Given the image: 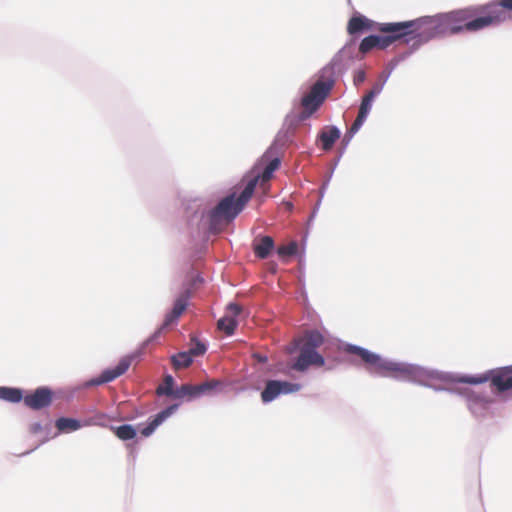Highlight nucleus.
Here are the masks:
<instances>
[{
	"label": "nucleus",
	"instance_id": "obj_1",
	"mask_svg": "<svg viewBox=\"0 0 512 512\" xmlns=\"http://www.w3.org/2000/svg\"><path fill=\"white\" fill-rule=\"evenodd\" d=\"M279 166V158L270 160L262 173L254 175L246 182L243 190L238 196H236V193H231L224 197L210 212L211 226L215 227L221 221L229 223L234 220L252 198L258 184L263 189L264 193H266L268 189L267 183Z\"/></svg>",
	"mask_w": 512,
	"mask_h": 512
},
{
	"label": "nucleus",
	"instance_id": "obj_2",
	"mask_svg": "<svg viewBox=\"0 0 512 512\" xmlns=\"http://www.w3.org/2000/svg\"><path fill=\"white\" fill-rule=\"evenodd\" d=\"M442 23L450 34L473 33L497 26L502 23L498 0L451 11L443 16Z\"/></svg>",
	"mask_w": 512,
	"mask_h": 512
},
{
	"label": "nucleus",
	"instance_id": "obj_3",
	"mask_svg": "<svg viewBox=\"0 0 512 512\" xmlns=\"http://www.w3.org/2000/svg\"><path fill=\"white\" fill-rule=\"evenodd\" d=\"M423 23L424 22L420 19L404 22L379 23L375 30L388 35H370L365 37L359 45V52L366 54L374 48L384 50L394 42L402 39L408 43L410 40L422 35Z\"/></svg>",
	"mask_w": 512,
	"mask_h": 512
},
{
	"label": "nucleus",
	"instance_id": "obj_4",
	"mask_svg": "<svg viewBox=\"0 0 512 512\" xmlns=\"http://www.w3.org/2000/svg\"><path fill=\"white\" fill-rule=\"evenodd\" d=\"M346 352L361 358L369 372L378 376L415 381L421 374V371L413 365L382 359L379 355L359 346L348 345Z\"/></svg>",
	"mask_w": 512,
	"mask_h": 512
},
{
	"label": "nucleus",
	"instance_id": "obj_5",
	"mask_svg": "<svg viewBox=\"0 0 512 512\" xmlns=\"http://www.w3.org/2000/svg\"><path fill=\"white\" fill-rule=\"evenodd\" d=\"M333 86L334 80L332 79H319L312 85L310 91L301 100V105L304 108L302 119L308 118L319 109Z\"/></svg>",
	"mask_w": 512,
	"mask_h": 512
},
{
	"label": "nucleus",
	"instance_id": "obj_6",
	"mask_svg": "<svg viewBox=\"0 0 512 512\" xmlns=\"http://www.w3.org/2000/svg\"><path fill=\"white\" fill-rule=\"evenodd\" d=\"M487 381L498 392H505L512 389V365L492 370L487 374L480 376H465L459 379V382L469 384H480Z\"/></svg>",
	"mask_w": 512,
	"mask_h": 512
},
{
	"label": "nucleus",
	"instance_id": "obj_7",
	"mask_svg": "<svg viewBox=\"0 0 512 512\" xmlns=\"http://www.w3.org/2000/svg\"><path fill=\"white\" fill-rule=\"evenodd\" d=\"M300 389L299 384L287 381L269 380L264 390L261 392V399L264 403H268L277 398L280 394H289Z\"/></svg>",
	"mask_w": 512,
	"mask_h": 512
},
{
	"label": "nucleus",
	"instance_id": "obj_8",
	"mask_svg": "<svg viewBox=\"0 0 512 512\" xmlns=\"http://www.w3.org/2000/svg\"><path fill=\"white\" fill-rule=\"evenodd\" d=\"M135 357L136 355H128L123 357L115 368L105 370L100 375V377L90 380L88 382V385H101L113 381L117 377L123 375L128 370Z\"/></svg>",
	"mask_w": 512,
	"mask_h": 512
},
{
	"label": "nucleus",
	"instance_id": "obj_9",
	"mask_svg": "<svg viewBox=\"0 0 512 512\" xmlns=\"http://www.w3.org/2000/svg\"><path fill=\"white\" fill-rule=\"evenodd\" d=\"M324 363V358L316 350L301 346L300 354L292 368L297 371H304L311 365L321 367Z\"/></svg>",
	"mask_w": 512,
	"mask_h": 512
},
{
	"label": "nucleus",
	"instance_id": "obj_10",
	"mask_svg": "<svg viewBox=\"0 0 512 512\" xmlns=\"http://www.w3.org/2000/svg\"><path fill=\"white\" fill-rule=\"evenodd\" d=\"M24 403L33 410L48 407L52 402V391L47 387L37 388L33 393L26 395Z\"/></svg>",
	"mask_w": 512,
	"mask_h": 512
},
{
	"label": "nucleus",
	"instance_id": "obj_11",
	"mask_svg": "<svg viewBox=\"0 0 512 512\" xmlns=\"http://www.w3.org/2000/svg\"><path fill=\"white\" fill-rule=\"evenodd\" d=\"M372 102V95L363 96L359 107L358 115L353 124L351 125L350 129L348 130L345 138H348V140H350L353 137V135L359 131V129L361 128L368 114L371 111Z\"/></svg>",
	"mask_w": 512,
	"mask_h": 512
},
{
	"label": "nucleus",
	"instance_id": "obj_12",
	"mask_svg": "<svg viewBox=\"0 0 512 512\" xmlns=\"http://www.w3.org/2000/svg\"><path fill=\"white\" fill-rule=\"evenodd\" d=\"M379 23H376L363 15H357L350 18L347 25V32L355 35L364 31L375 30Z\"/></svg>",
	"mask_w": 512,
	"mask_h": 512
},
{
	"label": "nucleus",
	"instance_id": "obj_13",
	"mask_svg": "<svg viewBox=\"0 0 512 512\" xmlns=\"http://www.w3.org/2000/svg\"><path fill=\"white\" fill-rule=\"evenodd\" d=\"M177 409V405H172L156 414L150 419L148 424L141 430L144 437H149L158 426H160Z\"/></svg>",
	"mask_w": 512,
	"mask_h": 512
},
{
	"label": "nucleus",
	"instance_id": "obj_14",
	"mask_svg": "<svg viewBox=\"0 0 512 512\" xmlns=\"http://www.w3.org/2000/svg\"><path fill=\"white\" fill-rule=\"evenodd\" d=\"M188 298L189 293L185 292L176 299L171 312L168 313L165 317L162 328L168 327L182 315V313L186 310Z\"/></svg>",
	"mask_w": 512,
	"mask_h": 512
},
{
	"label": "nucleus",
	"instance_id": "obj_15",
	"mask_svg": "<svg viewBox=\"0 0 512 512\" xmlns=\"http://www.w3.org/2000/svg\"><path fill=\"white\" fill-rule=\"evenodd\" d=\"M274 247V241L270 236H263L256 240L253 245L255 255L260 259H265L269 256Z\"/></svg>",
	"mask_w": 512,
	"mask_h": 512
},
{
	"label": "nucleus",
	"instance_id": "obj_16",
	"mask_svg": "<svg viewBox=\"0 0 512 512\" xmlns=\"http://www.w3.org/2000/svg\"><path fill=\"white\" fill-rule=\"evenodd\" d=\"M319 138L322 143V149L328 151L332 149L336 140L340 138V130L335 126L327 127L320 133Z\"/></svg>",
	"mask_w": 512,
	"mask_h": 512
},
{
	"label": "nucleus",
	"instance_id": "obj_17",
	"mask_svg": "<svg viewBox=\"0 0 512 512\" xmlns=\"http://www.w3.org/2000/svg\"><path fill=\"white\" fill-rule=\"evenodd\" d=\"M302 347H308L313 350H316L318 347H320L323 342V336L318 331H309L307 332L304 337L301 339Z\"/></svg>",
	"mask_w": 512,
	"mask_h": 512
},
{
	"label": "nucleus",
	"instance_id": "obj_18",
	"mask_svg": "<svg viewBox=\"0 0 512 512\" xmlns=\"http://www.w3.org/2000/svg\"><path fill=\"white\" fill-rule=\"evenodd\" d=\"M193 362V358L188 351L179 352L171 357V363L175 370L188 368Z\"/></svg>",
	"mask_w": 512,
	"mask_h": 512
},
{
	"label": "nucleus",
	"instance_id": "obj_19",
	"mask_svg": "<svg viewBox=\"0 0 512 512\" xmlns=\"http://www.w3.org/2000/svg\"><path fill=\"white\" fill-rule=\"evenodd\" d=\"M198 385L183 384L175 390L174 398H187L188 400L199 397Z\"/></svg>",
	"mask_w": 512,
	"mask_h": 512
},
{
	"label": "nucleus",
	"instance_id": "obj_20",
	"mask_svg": "<svg viewBox=\"0 0 512 512\" xmlns=\"http://www.w3.org/2000/svg\"><path fill=\"white\" fill-rule=\"evenodd\" d=\"M223 387L224 383L218 379H209L203 383L198 384L200 396L203 394L221 391Z\"/></svg>",
	"mask_w": 512,
	"mask_h": 512
},
{
	"label": "nucleus",
	"instance_id": "obj_21",
	"mask_svg": "<svg viewBox=\"0 0 512 512\" xmlns=\"http://www.w3.org/2000/svg\"><path fill=\"white\" fill-rule=\"evenodd\" d=\"M55 425L60 432H71L81 427L78 420L65 417L57 419Z\"/></svg>",
	"mask_w": 512,
	"mask_h": 512
},
{
	"label": "nucleus",
	"instance_id": "obj_22",
	"mask_svg": "<svg viewBox=\"0 0 512 512\" xmlns=\"http://www.w3.org/2000/svg\"><path fill=\"white\" fill-rule=\"evenodd\" d=\"M0 398L9 402L17 403L22 400V391L17 388L1 387Z\"/></svg>",
	"mask_w": 512,
	"mask_h": 512
},
{
	"label": "nucleus",
	"instance_id": "obj_23",
	"mask_svg": "<svg viewBox=\"0 0 512 512\" xmlns=\"http://www.w3.org/2000/svg\"><path fill=\"white\" fill-rule=\"evenodd\" d=\"M114 434L121 440H131L136 436V430L132 425L125 424L118 427H112Z\"/></svg>",
	"mask_w": 512,
	"mask_h": 512
},
{
	"label": "nucleus",
	"instance_id": "obj_24",
	"mask_svg": "<svg viewBox=\"0 0 512 512\" xmlns=\"http://www.w3.org/2000/svg\"><path fill=\"white\" fill-rule=\"evenodd\" d=\"M217 326L227 335H232L236 329L237 322L234 317L227 315L219 319Z\"/></svg>",
	"mask_w": 512,
	"mask_h": 512
},
{
	"label": "nucleus",
	"instance_id": "obj_25",
	"mask_svg": "<svg viewBox=\"0 0 512 512\" xmlns=\"http://www.w3.org/2000/svg\"><path fill=\"white\" fill-rule=\"evenodd\" d=\"M502 23L512 20V0H498Z\"/></svg>",
	"mask_w": 512,
	"mask_h": 512
},
{
	"label": "nucleus",
	"instance_id": "obj_26",
	"mask_svg": "<svg viewBox=\"0 0 512 512\" xmlns=\"http://www.w3.org/2000/svg\"><path fill=\"white\" fill-rule=\"evenodd\" d=\"M174 380L171 375L165 377L164 384L159 386L156 390L159 395L175 396V390L173 389Z\"/></svg>",
	"mask_w": 512,
	"mask_h": 512
},
{
	"label": "nucleus",
	"instance_id": "obj_27",
	"mask_svg": "<svg viewBox=\"0 0 512 512\" xmlns=\"http://www.w3.org/2000/svg\"><path fill=\"white\" fill-rule=\"evenodd\" d=\"M298 250V244L295 241H292L288 243L287 245H282L278 247L277 253L279 257L286 258L293 256L297 253Z\"/></svg>",
	"mask_w": 512,
	"mask_h": 512
},
{
	"label": "nucleus",
	"instance_id": "obj_28",
	"mask_svg": "<svg viewBox=\"0 0 512 512\" xmlns=\"http://www.w3.org/2000/svg\"><path fill=\"white\" fill-rule=\"evenodd\" d=\"M188 352L190 353V355L192 356V358H193V357H197V356H201V355H204V354H205V352H206V346H205L203 343H201V342L197 341V342L195 343V346H194V347H192Z\"/></svg>",
	"mask_w": 512,
	"mask_h": 512
},
{
	"label": "nucleus",
	"instance_id": "obj_29",
	"mask_svg": "<svg viewBox=\"0 0 512 512\" xmlns=\"http://www.w3.org/2000/svg\"><path fill=\"white\" fill-rule=\"evenodd\" d=\"M227 310H228V312L230 313V315H229V316H231V317H234V318H235L236 316H238V315L241 313L242 308H241V306H239L238 304L230 303V304L228 305V307H227Z\"/></svg>",
	"mask_w": 512,
	"mask_h": 512
},
{
	"label": "nucleus",
	"instance_id": "obj_30",
	"mask_svg": "<svg viewBox=\"0 0 512 512\" xmlns=\"http://www.w3.org/2000/svg\"><path fill=\"white\" fill-rule=\"evenodd\" d=\"M382 85L376 84L368 93L365 95H372V100L381 92Z\"/></svg>",
	"mask_w": 512,
	"mask_h": 512
},
{
	"label": "nucleus",
	"instance_id": "obj_31",
	"mask_svg": "<svg viewBox=\"0 0 512 512\" xmlns=\"http://www.w3.org/2000/svg\"><path fill=\"white\" fill-rule=\"evenodd\" d=\"M365 80V72L364 71H358L355 75H354V83L356 85L362 83L363 81Z\"/></svg>",
	"mask_w": 512,
	"mask_h": 512
},
{
	"label": "nucleus",
	"instance_id": "obj_32",
	"mask_svg": "<svg viewBox=\"0 0 512 512\" xmlns=\"http://www.w3.org/2000/svg\"><path fill=\"white\" fill-rule=\"evenodd\" d=\"M254 357H255L259 362H262V363H264V362H266V361H267V357L262 356V355H260V354H255V355H254Z\"/></svg>",
	"mask_w": 512,
	"mask_h": 512
}]
</instances>
